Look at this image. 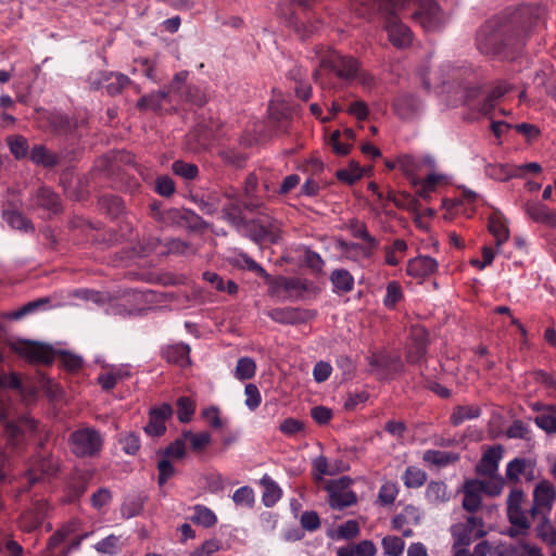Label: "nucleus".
<instances>
[{
	"instance_id": "25",
	"label": "nucleus",
	"mask_w": 556,
	"mask_h": 556,
	"mask_svg": "<svg viewBox=\"0 0 556 556\" xmlns=\"http://www.w3.org/2000/svg\"><path fill=\"white\" fill-rule=\"evenodd\" d=\"M528 214L539 223L549 227H556V212L548 210L544 205H532L528 207Z\"/></svg>"
},
{
	"instance_id": "59",
	"label": "nucleus",
	"mask_w": 556,
	"mask_h": 556,
	"mask_svg": "<svg viewBox=\"0 0 556 556\" xmlns=\"http://www.w3.org/2000/svg\"><path fill=\"white\" fill-rule=\"evenodd\" d=\"M275 289L276 291L283 290L287 292H291L293 290L302 289V283L299 279L295 278H285L279 277L275 280Z\"/></svg>"
},
{
	"instance_id": "23",
	"label": "nucleus",
	"mask_w": 556,
	"mask_h": 556,
	"mask_svg": "<svg viewBox=\"0 0 556 556\" xmlns=\"http://www.w3.org/2000/svg\"><path fill=\"white\" fill-rule=\"evenodd\" d=\"M422 459L429 465L442 467L455 462L457 455L445 451L428 450L424 453Z\"/></svg>"
},
{
	"instance_id": "41",
	"label": "nucleus",
	"mask_w": 556,
	"mask_h": 556,
	"mask_svg": "<svg viewBox=\"0 0 556 556\" xmlns=\"http://www.w3.org/2000/svg\"><path fill=\"white\" fill-rule=\"evenodd\" d=\"M535 532L538 538L549 545L556 544V529L552 526L549 519L544 517L542 522L536 526Z\"/></svg>"
},
{
	"instance_id": "16",
	"label": "nucleus",
	"mask_w": 556,
	"mask_h": 556,
	"mask_svg": "<svg viewBox=\"0 0 556 556\" xmlns=\"http://www.w3.org/2000/svg\"><path fill=\"white\" fill-rule=\"evenodd\" d=\"M438 269V262L430 256H417L407 264L406 271L415 278H425Z\"/></svg>"
},
{
	"instance_id": "34",
	"label": "nucleus",
	"mask_w": 556,
	"mask_h": 556,
	"mask_svg": "<svg viewBox=\"0 0 556 556\" xmlns=\"http://www.w3.org/2000/svg\"><path fill=\"white\" fill-rule=\"evenodd\" d=\"M480 415V409L477 406H458L451 415V421L457 426L466 420L477 418Z\"/></svg>"
},
{
	"instance_id": "10",
	"label": "nucleus",
	"mask_w": 556,
	"mask_h": 556,
	"mask_svg": "<svg viewBox=\"0 0 556 556\" xmlns=\"http://www.w3.org/2000/svg\"><path fill=\"white\" fill-rule=\"evenodd\" d=\"M339 248L345 258L362 262L372 256L375 250L378 248V240L370 239L369 241H364V244L340 241Z\"/></svg>"
},
{
	"instance_id": "49",
	"label": "nucleus",
	"mask_w": 556,
	"mask_h": 556,
	"mask_svg": "<svg viewBox=\"0 0 556 556\" xmlns=\"http://www.w3.org/2000/svg\"><path fill=\"white\" fill-rule=\"evenodd\" d=\"M245 401L244 404L250 410H255L262 402V396L258 388L253 383H248L244 388Z\"/></svg>"
},
{
	"instance_id": "52",
	"label": "nucleus",
	"mask_w": 556,
	"mask_h": 556,
	"mask_svg": "<svg viewBox=\"0 0 556 556\" xmlns=\"http://www.w3.org/2000/svg\"><path fill=\"white\" fill-rule=\"evenodd\" d=\"M119 443L123 451L129 455H135L140 448L139 437L132 432L123 434L119 439Z\"/></svg>"
},
{
	"instance_id": "28",
	"label": "nucleus",
	"mask_w": 556,
	"mask_h": 556,
	"mask_svg": "<svg viewBox=\"0 0 556 556\" xmlns=\"http://www.w3.org/2000/svg\"><path fill=\"white\" fill-rule=\"evenodd\" d=\"M535 425L548 433H556V407H544L542 412L534 419Z\"/></svg>"
},
{
	"instance_id": "35",
	"label": "nucleus",
	"mask_w": 556,
	"mask_h": 556,
	"mask_svg": "<svg viewBox=\"0 0 556 556\" xmlns=\"http://www.w3.org/2000/svg\"><path fill=\"white\" fill-rule=\"evenodd\" d=\"M403 480L407 488H419L426 482L427 475L422 469L412 466L405 470Z\"/></svg>"
},
{
	"instance_id": "57",
	"label": "nucleus",
	"mask_w": 556,
	"mask_h": 556,
	"mask_svg": "<svg viewBox=\"0 0 556 556\" xmlns=\"http://www.w3.org/2000/svg\"><path fill=\"white\" fill-rule=\"evenodd\" d=\"M9 147L17 159L24 157L28 151L26 139L18 136L9 138Z\"/></svg>"
},
{
	"instance_id": "40",
	"label": "nucleus",
	"mask_w": 556,
	"mask_h": 556,
	"mask_svg": "<svg viewBox=\"0 0 556 556\" xmlns=\"http://www.w3.org/2000/svg\"><path fill=\"white\" fill-rule=\"evenodd\" d=\"M399 494V486L396 482L386 481L380 486L378 493V501L382 505H391L394 503L396 496Z\"/></svg>"
},
{
	"instance_id": "29",
	"label": "nucleus",
	"mask_w": 556,
	"mask_h": 556,
	"mask_svg": "<svg viewBox=\"0 0 556 556\" xmlns=\"http://www.w3.org/2000/svg\"><path fill=\"white\" fill-rule=\"evenodd\" d=\"M230 262L232 265L237 267L249 269L251 271L258 274L265 279H269V275L265 271V269L247 254H236L230 258Z\"/></svg>"
},
{
	"instance_id": "45",
	"label": "nucleus",
	"mask_w": 556,
	"mask_h": 556,
	"mask_svg": "<svg viewBox=\"0 0 556 556\" xmlns=\"http://www.w3.org/2000/svg\"><path fill=\"white\" fill-rule=\"evenodd\" d=\"M489 229L494 236L496 245L503 244L509 236L507 226L498 218H491L489 223Z\"/></svg>"
},
{
	"instance_id": "42",
	"label": "nucleus",
	"mask_w": 556,
	"mask_h": 556,
	"mask_svg": "<svg viewBox=\"0 0 556 556\" xmlns=\"http://www.w3.org/2000/svg\"><path fill=\"white\" fill-rule=\"evenodd\" d=\"M342 137L341 131L334 130L327 141L331 150L338 155H346L352 148V144L342 139Z\"/></svg>"
},
{
	"instance_id": "5",
	"label": "nucleus",
	"mask_w": 556,
	"mask_h": 556,
	"mask_svg": "<svg viewBox=\"0 0 556 556\" xmlns=\"http://www.w3.org/2000/svg\"><path fill=\"white\" fill-rule=\"evenodd\" d=\"M321 68L329 70L343 81H351L357 74L358 62L352 56L332 51L321 60Z\"/></svg>"
},
{
	"instance_id": "13",
	"label": "nucleus",
	"mask_w": 556,
	"mask_h": 556,
	"mask_svg": "<svg viewBox=\"0 0 556 556\" xmlns=\"http://www.w3.org/2000/svg\"><path fill=\"white\" fill-rule=\"evenodd\" d=\"M556 498V491L552 483L547 481L540 482L533 491V506L531 513L534 515L539 509L549 513L554 501Z\"/></svg>"
},
{
	"instance_id": "24",
	"label": "nucleus",
	"mask_w": 556,
	"mask_h": 556,
	"mask_svg": "<svg viewBox=\"0 0 556 556\" xmlns=\"http://www.w3.org/2000/svg\"><path fill=\"white\" fill-rule=\"evenodd\" d=\"M202 419L213 429H223L227 425V419L223 418L218 406L211 405L201 409Z\"/></svg>"
},
{
	"instance_id": "11",
	"label": "nucleus",
	"mask_w": 556,
	"mask_h": 556,
	"mask_svg": "<svg viewBox=\"0 0 556 556\" xmlns=\"http://www.w3.org/2000/svg\"><path fill=\"white\" fill-rule=\"evenodd\" d=\"M428 333L424 327H413L408 345L407 361L412 364L419 363L427 351Z\"/></svg>"
},
{
	"instance_id": "54",
	"label": "nucleus",
	"mask_w": 556,
	"mask_h": 556,
	"mask_svg": "<svg viewBox=\"0 0 556 556\" xmlns=\"http://www.w3.org/2000/svg\"><path fill=\"white\" fill-rule=\"evenodd\" d=\"M30 159L37 164L51 166L55 163L53 155L49 154L47 149L42 146H36L30 152Z\"/></svg>"
},
{
	"instance_id": "58",
	"label": "nucleus",
	"mask_w": 556,
	"mask_h": 556,
	"mask_svg": "<svg viewBox=\"0 0 556 556\" xmlns=\"http://www.w3.org/2000/svg\"><path fill=\"white\" fill-rule=\"evenodd\" d=\"M338 536L341 539H352L359 533V526L356 520H348L338 527Z\"/></svg>"
},
{
	"instance_id": "1",
	"label": "nucleus",
	"mask_w": 556,
	"mask_h": 556,
	"mask_svg": "<svg viewBox=\"0 0 556 556\" xmlns=\"http://www.w3.org/2000/svg\"><path fill=\"white\" fill-rule=\"evenodd\" d=\"M521 43V36L515 25L501 18L488 21L478 31L477 47L480 52L497 56L507 55L506 49Z\"/></svg>"
},
{
	"instance_id": "62",
	"label": "nucleus",
	"mask_w": 556,
	"mask_h": 556,
	"mask_svg": "<svg viewBox=\"0 0 556 556\" xmlns=\"http://www.w3.org/2000/svg\"><path fill=\"white\" fill-rule=\"evenodd\" d=\"M515 553L518 556H544L541 548L525 541H521L517 544L515 547Z\"/></svg>"
},
{
	"instance_id": "30",
	"label": "nucleus",
	"mask_w": 556,
	"mask_h": 556,
	"mask_svg": "<svg viewBox=\"0 0 556 556\" xmlns=\"http://www.w3.org/2000/svg\"><path fill=\"white\" fill-rule=\"evenodd\" d=\"M122 547L123 542L121 536L114 534H110L94 545L98 553L105 555H115L122 549Z\"/></svg>"
},
{
	"instance_id": "36",
	"label": "nucleus",
	"mask_w": 556,
	"mask_h": 556,
	"mask_svg": "<svg viewBox=\"0 0 556 556\" xmlns=\"http://www.w3.org/2000/svg\"><path fill=\"white\" fill-rule=\"evenodd\" d=\"M356 502V496L350 491L344 492H330L329 504L332 508L342 509L351 506Z\"/></svg>"
},
{
	"instance_id": "53",
	"label": "nucleus",
	"mask_w": 556,
	"mask_h": 556,
	"mask_svg": "<svg viewBox=\"0 0 556 556\" xmlns=\"http://www.w3.org/2000/svg\"><path fill=\"white\" fill-rule=\"evenodd\" d=\"M402 296L403 293L401 286L396 281H391L387 286V293L383 299V303L387 307H394Z\"/></svg>"
},
{
	"instance_id": "27",
	"label": "nucleus",
	"mask_w": 556,
	"mask_h": 556,
	"mask_svg": "<svg viewBox=\"0 0 556 556\" xmlns=\"http://www.w3.org/2000/svg\"><path fill=\"white\" fill-rule=\"evenodd\" d=\"M191 520L205 528H210L216 525L217 517L215 513L204 505H195L193 507V516Z\"/></svg>"
},
{
	"instance_id": "63",
	"label": "nucleus",
	"mask_w": 556,
	"mask_h": 556,
	"mask_svg": "<svg viewBox=\"0 0 556 556\" xmlns=\"http://www.w3.org/2000/svg\"><path fill=\"white\" fill-rule=\"evenodd\" d=\"M301 526L308 531H314L319 528V516L315 511H305L301 517Z\"/></svg>"
},
{
	"instance_id": "46",
	"label": "nucleus",
	"mask_w": 556,
	"mask_h": 556,
	"mask_svg": "<svg viewBox=\"0 0 556 556\" xmlns=\"http://www.w3.org/2000/svg\"><path fill=\"white\" fill-rule=\"evenodd\" d=\"M178 406V419L181 422H188L191 420L192 415L195 410V404L194 402L186 396H182L177 402Z\"/></svg>"
},
{
	"instance_id": "22",
	"label": "nucleus",
	"mask_w": 556,
	"mask_h": 556,
	"mask_svg": "<svg viewBox=\"0 0 556 556\" xmlns=\"http://www.w3.org/2000/svg\"><path fill=\"white\" fill-rule=\"evenodd\" d=\"M336 292L345 293L353 289L354 278L346 269H336L330 276Z\"/></svg>"
},
{
	"instance_id": "8",
	"label": "nucleus",
	"mask_w": 556,
	"mask_h": 556,
	"mask_svg": "<svg viewBox=\"0 0 556 556\" xmlns=\"http://www.w3.org/2000/svg\"><path fill=\"white\" fill-rule=\"evenodd\" d=\"M464 74L465 72L460 67L444 64L439 70L425 76L424 84L427 88L444 86L450 83L463 87Z\"/></svg>"
},
{
	"instance_id": "4",
	"label": "nucleus",
	"mask_w": 556,
	"mask_h": 556,
	"mask_svg": "<svg viewBox=\"0 0 556 556\" xmlns=\"http://www.w3.org/2000/svg\"><path fill=\"white\" fill-rule=\"evenodd\" d=\"M502 479L498 477L494 479L492 485L490 482L481 480L467 481L464 485V508L468 511H476L481 504V494L498 495L502 491Z\"/></svg>"
},
{
	"instance_id": "37",
	"label": "nucleus",
	"mask_w": 556,
	"mask_h": 556,
	"mask_svg": "<svg viewBox=\"0 0 556 556\" xmlns=\"http://www.w3.org/2000/svg\"><path fill=\"white\" fill-rule=\"evenodd\" d=\"M167 98L166 91H159L149 96L142 97L138 101V108L141 110L156 111L161 109L163 101Z\"/></svg>"
},
{
	"instance_id": "56",
	"label": "nucleus",
	"mask_w": 556,
	"mask_h": 556,
	"mask_svg": "<svg viewBox=\"0 0 556 556\" xmlns=\"http://www.w3.org/2000/svg\"><path fill=\"white\" fill-rule=\"evenodd\" d=\"M303 422L294 418H287L279 426V430L288 437L295 435L303 431Z\"/></svg>"
},
{
	"instance_id": "43",
	"label": "nucleus",
	"mask_w": 556,
	"mask_h": 556,
	"mask_svg": "<svg viewBox=\"0 0 556 556\" xmlns=\"http://www.w3.org/2000/svg\"><path fill=\"white\" fill-rule=\"evenodd\" d=\"M126 375L127 372L123 368H112L110 371L101 374L98 381L104 390H111L115 387L117 380Z\"/></svg>"
},
{
	"instance_id": "9",
	"label": "nucleus",
	"mask_w": 556,
	"mask_h": 556,
	"mask_svg": "<svg viewBox=\"0 0 556 556\" xmlns=\"http://www.w3.org/2000/svg\"><path fill=\"white\" fill-rule=\"evenodd\" d=\"M14 351L30 362L49 363L53 359V351L49 345L21 341L13 345Z\"/></svg>"
},
{
	"instance_id": "21",
	"label": "nucleus",
	"mask_w": 556,
	"mask_h": 556,
	"mask_svg": "<svg viewBox=\"0 0 556 556\" xmlns=\"http://www.w3.org/2000/svg\"><path fill=\"white\" fill-rule=\"evenodd\" d=\"M485 174L497 181H506L514 177H521L518 169H515V165L510 164H489L485 167Z\"/></svg>"
},
{
	"instance_id": "14",
	"label": "nucleus",
	"mask_w": 556,
	"mask_h": 556,
	"mask_svg": "<svg viewBox=\"0 0 556 556\" xmlns=\"http://www.w3.org/2000/svg\"><path fill=\"white\" fill-rule=\"evenodd\" d=\"M393 110L400 118L410 119L422 110V103L418 98L403 93L394 100Z\"/></svg>"
},
{
	"instance_id": "17",
	"label": "nucleus",
	"mask_w": 556,
	"mask_h": 556,
	"mask_svg": "<svg viewBox=\"0 0 556 556\" xmlns=\"http://www.w3.org/2000/svg\"><path fill=\"white\" fill-rule=\"evenodd\" d=\"M58 469L59 464L54 458L41 457L40 459L36 460V463L29 469V481L34 483L39 480L38 473L52 476L58 471Z\"/></svg>"
},
{
	"instance_id": "48",
	"label": "nucleus",
	"mask_w": 556,
	"mask_h": 556,
	"mask_svg": "<svg viewBox=\"0 0 556 556\" xmlns=\"http://www.w3.org/2000/svg\"><path fill=\"white\" fill-rule=\"evenodd\" d=\"M292 108L278 100L271 101L269 104V115L273 119L279 122L291 116Z\"/></svg>"
},
{
	"instance_id": "60",
	"label": "nucleus",
	"mask_w": 556,
	"mask_h": 556,
	"mask_svg": "<svg viewBox=\"0 0 556 556\" xmlns=\"http://www.w3.org/2000/svg\"><path fill=\"white\" fill-rule=\"evenodd\" d=\"M159 469V484L163 485L169 478L173 477L175 469L168 459H161L157 464Z\"/></svg>"
},
{
	"instance_id": "33",
	"label": "nucleus",
	"mask_w": 556,
	"mask_h": 556,
	"mask_svg": "<svg viewBox=\"0 0 556 556\" xmlns=\"http://www.w3.org/2000/svg\"><path fill=\"white\" fill-rule=\"evenodd\" d=\"M381 546L387 556H402L405 542L396 535H387L382 539Z\"/></svg>"
},
{
	"instance_id": "44",
	"label": "nucleus",
	"mask_w": 556,
	"mask_h": 556,
	"mask_svg": "<svg viewBox=\"0 0 556 556\" xmlns=\"http://www.w3.org/2000/svg\"><path fill=\"white\" fill-rule=\"evenodd\" d=\"M182 437L185 440H188L190 442L191 447L194 451L203 450L212 441V437L208 432L193 433L191 431H185Z\"/></svg>"
},
{
	"instance_id": "26",
	"label": "nucleus",
	"mask_w": 556,
	"mask_h": 556,
	"mask_svg": "<svg viewBox=\"0 0 556 556\" xmlns=\"http://www.w3.org/2000/svg\"><path fill=\"white\" fill-rule=\"evenodd\" d=\"M256 372V364L251 357H240L237 362L233 376L239 381L252 379Z\"/></svg>"
},
{
	"instance_id": "20",
	"label": "nucleus",
	"mask_w": 556,
	"mask_h": 556,
	"mask_svg": "<svg viewBox=\"0 0 556 556\" xmlns=\"http://www.w3.org/2000/svg\"><path fill=\"white\" fill-rule=\"evenodd\" d=\"M445 179V176L438 173H431L424 179H414L413 184L417 187V194L422 199H428L439 184Z\"/></svg>"
},
{
	"instance_id": "64",
	"label": "nucleus",
	"mask_w": 556,
	"mask_h": 556,
	"mask_svg": "<svg viewBox=\"0 0 556 556\" xmlns=\"http://www.w3.org/2000/svg\"><path fill=\"white\" fill-rule=\"evenodd\" d=\"M355 552L356 556H376L377 547L374 542L364 540L355 545Z\"/></svg>"
},
{
	"instance_id": "47",
	"label": "nucleus",
	"mask_w": 556,
	"mask_h": 556,
	"mask_svg": "<svg viewBox=\"0 0 556 556\" xmlns=\"http://www.w3.org/2000/svg\"><path fill=\"white\" fill-rule=\"evenodd\" d=\"M529 463L521 458H515L508 463L506 468V476L511 481H518L520 476L526 472Z\"/></svg>"
},
{
	"instance_id": "50",
	"label": "nucleus",
	"mask_w": 556,
	"mask_h": 556,
	"mask_svg": "<svg viewBox=\"0 0 556 556\" xmlns=\"http://www.w3.org/2000/svg\"><path fill=\"white\" fill-rule=\"evenodd\" d=\"M110 83L105 86L108 92L110 94L119 93L124 88H126L130 84V79L121 73L111 74Z\"/></svg>"
},
{
	"instance_id": "31",
	"label": "nucleus",
	"mask_w": 556,
	"mask_h": 556,
	"mask_svg": "<svg viewBox=\"0 0 556 556\" xmlns=\"http://www.w3.org/2000/svg\"><path fill=\"white\" fill-rule=\"evenodd\" d=\"M426 497L430 503L439 504L448 500L447 488L443 482L432 481L426 490Z\"/></svg>"
},
{
	"instance_id": "3",
	"label": "nucleus",
	"mask_w": 556,
	"mask_h": 556,
	"mask_svg": "<svg viewBox=\"0 0 556 556\" xmlns=\"http://www.w3.org/2000/svg\"><path fill=\"white\" fill-rule=\"evenodd\" d=\"M102 444L101 434L91 428L76 430L70 437V447L79 457L96 455L100 452Z\"/></svg>"
},
{
	"instance_id": "18",
	"label": "nucleus",
	"mask_w": 556,
	"mask_h": 556,
	"mask_svg": "<svg viewBox=\"0 0 556 556\" xmlns=\"http://www.w3.org/2000/svg\"><path fill=\"white\" fill-rule=\"evenodd\" d=\"M36 429L35 420L29 417H22L16 422H5V432L10 440H17L27 432Z\"/></svg>"
},
{
	"instance_id": "6",
	"label": "nucleus",
	"mask_w": 556,
	"mask_h": 556,
	"mask_svg": "<svg viewBox=\"0 0 556 556\" xmlns=\"http://www.w3.org/2000/svg\"><path fill=\"white\" fill-rule=\"evenodd\" d=\"M415 4L419 9L413 16L427 31L437 30L446 23L447 15L432 0H414L410 8Z\"/></svg>"
},
{
	"instance_id": "12",
	"label": "nucleus",
	"mask_w": 556,
	"mask_h": 556,
	"mask_svg": "<svg viewBox=\"0 0 556 556\" xmlns=\"http://www.w3.org/2000/svg\"><path fill=\"white\" fill-rule=\"evenodd\" d=\"M173 409L168 404H162L150 410L149 422L144 427L148 434L160 437L166 431L165 422L172 416Z\"/></svg>"
},
{
	"instance_id": "51",
	"label": "nucleus",
	"mask_w": 556,
	"mask_h": 556,
	"mask_svg": "<svg viewBox=\"0 0 556 556\" xmlns=\"http://www.w3.org/2000/svg\"><path fill=\"white\" fill-rule=\"evenodd\" d=\"M3 218L14 229L27 230L29 228V222L16 211H4Z\"/></svg>"
},
{
	"instance_id": "38",
	"label": "nucleus",
	"mask_w": 556,
	"mask_h": 556,
	"mask_svg": "<svg viewBox=\"0 0 556 556\" xmlns=\"http://www.w3.org/2000/svg\"><path fill=\"white\" fill-rule=\"evenodd\" d=\"M232 501L237 506L252 507L255 502L253 489L248 485L237 489L232 494Z\"/></svg>"
},
{
	"instance_id": "39",
	"label": "nucleus",
	"mask_w": 556,
	"mask_h": 556,
	"mask_svg": "<svg viewBox=\"0 0 556 556\" xmlns=\"http://www.w3.org/2000/svg\"><path fill=\"white\" fill-rule=\"evenodd\" d=\"M268 316L280 324H294L299 320V312L294 308H275L268 312Z\"/></svg>"
},
{
	"instance_id": "61",
	"label": "nucleus",
	"mask_w": 556,
	"mask_h": 556,
	"mask_svg": "<svg viewBox=\"0 0 556 556\" xmlns=\"http://www.w3.org/2000/svg\"><path fill=\"white\" fill-rule=\"evenodd\" d=\"M332 372V367L329 363L318 362L313 369V376L316 382L326 381Z\"/></svg>"
},
{
	"instance_id": "32",
	"label": "nucleus",
	"mask_w": 556,
	"mask_h": 556,
	"mask_svg": "<svg viewBox=\"0 0 556 556\" xmlns=\"http://www.w3.org/2000/svg\"><path fill=\"white\" fill-rule=\"evenodd\" d=\"M189 353L190 348L187 344L180 343L169 346L165 351V356L168 362L178 363L184 366L189 363Z\"/></svg>"
},
{
	"instance_id": "15",
	"label": "nucleus",
	"mask_w": 556,
	"mask_h": 556,
	"mask_svg": "<svg viewBox=\"0 0 556 556\" xmlns=\"http://www.w3.org/2000/svg\"><path fill=\"white\" fill-rule=\"evenodd\" d=\"M503 457V448L500 445L488 448L477 466V471L481 476L495 478L498 464Z\"/></svg>"
},
{
	"instance_id": "7",
	"label": "nucleus",
	"mask_w": 556,
	"mask_h": 556,
	"mask_svg": "<svg viewBox=\"0 0 556 556\" xmlns=\"http://www.w3.org/2000/svg\"><path fill=\"white\" fill-rule=\"evenodd\" d=\"M525 498V493L521 490H513L507 498V516L514 528L509 530V534L515 536L517 534L526 533L530 529V521L521 507Z\"/></svg>"
},
{
	"instance_id": "2",
	"label": "nucleus",
	"mask_w": 556,
	"mask_h": 556,
	"mask_svg": "<svg viewBox=\"0 0 556 556\" xmlns=\"http://www.w3.org/2000/svg\"><path fill=\"white\" fill-rule=\"evenodd\" d=\"M414 0H381L380 10L386 15V30L390 41L399 48L412 42V31L396 16L410 8Z\"/></svg>"
},
{
	"instance_id": "55",
	"label": "nucleus",
	"mask_w": 556,
	"mask_h": 556,
	"mask_svg": "<svg viewBox=\"0 0 556 556\" xmlns=\"http://www.w3.org/2000/svg\"><path fill=\"white\" fill-rule=\"evenodd\" d=\"M173 172L186 179H193L198 174V167L191 163L176 161L173 163Z\"/></svg>"
},
{
	"instance_id": "19",
	"label": "nucleus",
	"mask_w": 556,
	"mask_h": 556,
	"mask_svg": "<svg viewBox=\"0 0 556 556\" xmlns=\"http://www.w3.org/2000/svg\"><path fill=\"white\" fill-rule=\"evenodd\" d=\"M261 484L264 486L263 504L266 507L274 506L281 498L282 491L280 486L268 475L262 477Z\"/></svg>"
}]
</instances>
